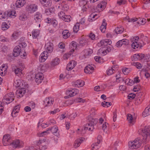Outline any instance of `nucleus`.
Instances as JSON below:
<instances>
[{
	"label": "nucleus",
	"instance_id": "nucleus-39",
	"mask_svg": "<svg viewBox=\"0 0 150 150\" xmlns=\"http://www.w3.org/2000/svg\"><path fill=\"white\" fill-rule=\"evenodd\" d=\"M9 28V26L5 22L2 23L1 25V29L3 30H7Z\"/></svg>",
	"mask_w": 150,
	"mask_h": 150
},
{
	"label": "nucleus",
	"instance_id": "nucleus-1",
	"mask_svg": "<svg viewBox=\"0 0 150 150\" xmlns=\"http://www.w3.org/2000/svg\"><path fill=\"white\" fill-rule=\"evenodd\" d=\"M142 143L141 139L137 138L134 141L129 142L128 146L131 149H137L140 147Z\"/></svg>",
	"mask_w": 150,
	"mask_h": 150
},
{
	"label": "nucleus",
	"instance_id": "nucleus-25",
	"mask_svg": "<svg viewBox=\"0 0 150 150\" xmlns=\"http://www.w3.org/2000/svg\"><path fill=\"white\" fill-rule=\"evenodd\" d=\"M150 114V107H147L145 109L142 114L143 117H145Z\"/></svg>",
	"mask_w": 150,
	"mask_h": 150
},
{
	"label": "nucleus",
	"instance_id": "nucleus-55",
	"mask_svg": "<svg viewBox=\"0 0 150 150\" xmlns=\"http://www.w3.org/2000/svg\"><path fill=\"white\" fill-rule=\"evenodd\" d=\"M133 65L135 66L137 69H140L142 67L141 64L139 62H134Z\"/></svg>",
	"mask_w": 150,
	"mask_h": 150
},
{
	"label": "nucleus",
	"instance_id": "nucleus-4",
	"mask_svg": "<svg viewBox=\"0 0 150 150\" xmlns=\"http://www.w3.org/2000/svg\"><path fill=\"white\" fill-rule=\"evenodd\" d=\"M21 66L19 68L15 65H13L12 67L13 71H14L16 74L18 76L21 73L22 70L25 67L24 64L22 63L21 64Z\"/></svg>",
	"mask_w": 150,
	"mask_h": 150
},
{
	"label": "nucleus",
	"instance_id": "nucleus-10",
	"mask_svg": "<svg viewBox=\"0 0 150 150\" xmlns=\"http://www.w3.org/2000/svg\"><path fill=\"white\" fill-rule=\"evenodd\" d=\"M43 78V74L41 72H39L35 76V81L36 82L38 83H41Z\"/></svg>",
	"mask_w": 150,
	"mask_h": 150
},
{
	"label": "nucleus",
	"instance_id": "nucleus-64",
	"mask_svg": "<svg viewBox=\"0 0 150 150\" xmlns=\"http://www.w3.org/2000/svg\"><path fill=\"white\" fill-rule=\"evenodd\" d=\"M15 83L16 84V86H20L21 83L20 80H18L15 81Z\"/></svg>",
	"mask_w": 150,
	"mask_h": 150
},
{
	"label": "nucleus",
	"instance_id": "nucleus-54",
	"mask_svg": "<svg viewBox=\"0 0 150 150\" xmlns=\"http://www.w3.org/2000/svg\"><path fill=\"white\" fill-rule=\"evenodd\" d=\"M122 45H123L122 40L118 41L116 44V46L118 47H120Z\"/></svg>",
	"mask_w": 150,
	"mask_h": 150
},
{
	"label": "nucleus",
	"instance_id": "nucleus-50",
	"mask_svg": "<svg viewBox=\"0 0 150 150\" xmlns=\"http://www.w3.org/2000/svg\"><path fill=\"white\" fill-rule=\"evenodd\" d=\"M147 64L146 66H145L144 67V69L143 68L142 69V71H150V64Z\"/></svg>",
	"mask_w": 150,
	"mask_h": 150
},
{
	"label": "nucleus",
	"instance_id": "nucleus-14",
	"mask_svg": "<svg viewBox=\"0 0 150 150\" xmlns=\"http://www.w3.org/2000/svg\"><path fill=\"white\" fill-rule=\"evenodd\" d=\"M144 57V54H136L134 55L132 59V61H136L137 60H140L143 59Z\"/></svg>",
	"mask_w": 150,
	"mask_h": 150
},
{
	"label": "nucleus",
	"instance_id": "nucleus-30",
	"mask_svg": "<svg viewBox=\"0 0 150 150\" xmlns=\"http://www.w3.org/2000/svg\"><path fill=\"white\" fill-rule=\"evenodd\" d=\"M40 31L38 29H34L32 32V36L33 38H36L39 35Z\"/></svg>",
	"mask_w": 150,
	"mask_h": 150
},
{
	"label": "nucleus",
	"instance_id": "nucleus-60",
	"mask_svg": "<svg viewBox=\"0 0 150 150\" xmlns=\"http://www.w3.org/2000/svg\"><path fill=\"white\" fill-rule=\"evenodd\" d=\"M94 59L97 62H98L99 63L101 62V59L99 56H96L94 57Z\"/></svg>",
	"mask_w": 150,
	"mask_h": 150
},
{
	"label": "nucleus",
	"instance_id": "nucleus-29",
	"mask_svg": "<svg viewBox=\"0 0 150 150\" xmlns=\"http://www.w3.org/2000/svg\"><path fill=\"white\" fill-rule=\"evenodd\" d=\"M62 35L63 38L67 39L70 35V34L68 30H65L63 31Z\"/></svg>",
	"mask_w": 150,
	"mask_h": 150
},
{
	"label": "nucleus",
	"instance_id": "nucleus-51",
	"mask_svg": "<svg viewBox=\"0 0 150 150\" xmlns=\"http://www.w3.org/2000/svg\"><path fill=\"white\" fill-rule=\"evenodd\" d=\"M91 147L92 150H97L99 147L98 145L96 144H92L91 145Z\"/></svg>",
	"mask_w": 150,
	"mask_h": 150
},
{
	"label": "nucleus",
	"instance_id": "nucleus-13",
	"mask_svg": "<svg viewBox=\"0 0 150 150\" xmlns=\"http://www.w3.org/2000/svg\"><path fill=\"white\" fill-rule=\"evenodd\" d=\"M21 51V47L20 45H17L15 47L13 50V55L14 57L18 56Z\"/></svg>",
	"mask_w": 150,
	"mask_h": 150
},
{
	"label": "nucleus",
	"instance_id": "nucleus-17",
	"mask_svg": "<svg viewBox=\"0 0 150 150\" xmlns=\"http://www.w3.org/2000/svg\"><path fill=\"white\" fill-rule=\"evenodd\" d=\"M77 62L74 60H71L67 64V69L68 70H70L72 69L75 66Z\"/></svg>",
	"mask_w": 150,
	"mask_h": 150
},
{
	"label": "nucleus",
	"instance_id": "nucleus-15",
	"mask_svg": "<svg viewBox=\"0 0 150 150\" xmlns=\"http://www.w3.org/2000/svg\"><path fill=\"white\" fill-rule=\"evenodd\" d=\"M85 140V138L83 137H80L75 140L74 144V147L76 148L79 146L81 143L83 142Z\"/></svg>",
	"mask_w": 150,
	"mask_h": 150
},
{
	"label": "nucleus",
	"instance_id": "nucleus-11",
	"mask_svg": "<svg viewBox=\"0 0 150 150\" xmlns=\"http://www.w3.org/2000/svg\"><path fill=\"white\" fill-rule=\"evenodd\" d=\"M79 92L78 90L76 88H71L67 90L66 93L69 94V96L71 97L75 96Z\"/></svg>",
	"mask_w": 150,
	"mask_h": 150
},
{
	"label": "nucleus",
	"instance_id": "nucleus-19",
	"mask_svg": "<svg viewBox=\"0 0 150 150\" xmlns=\"http://www.w3.org/2000/svg\"><path fill=\"white\" fill-rule=\"evenodd\" d=\"M53 102L54 100L51 98H47L44 101V102L46 106L52 105L53 104Z\"/></svg>",
	"mask_w": 150,
	"mask_h": 150
},
{
	"label": "nucleus",
	"instance_id": "nucleus-40",
	"mask_svg": "<svg viewBox=\"0 0 150 150\" xmlns=\"http://www.w3.org/2000/svg\"><path fill=\"white\" fill-rule=\"evenodd\" d=\"M79 23H77L75 25H74L73 28V31L74 33H76L79 30Z\"/></svg>",
	"mask_w": 150,
	"mask_h": 150
},
{
	"label": "nucleus",
	"instance_id": "nucleus-57",
	"mask_svg": "<svg viewBox=\"0 0 150 150\" xmlns=\"http://www.w3.org/2000/svg\"><path fill=\"white\" fill-rule=\"evenodd\" d=\"M141 89L140 87L139 86H135L133 89L134 92L138 91Z\"/></svg>",
	"mask_w": 150,
	"mask_h": 150
},
{
	"label": "nucleus",
	"instance_id": "nucleus-5",
	"mask_svg": "<svg viewBox=\"0 0 150 150\" xmlns=\"http://www.w3.org/2000/svg\"><path fill=\"white\" fill-rule=\"evenodd\" d=\"M94 125L87 124L85 126L81 129V134H82L85 133L86 130L88 129L90 131H92L94 129Z\"/></svg>",
	"mask_w": 150,
	"mask_h": 150
},
{
	"label": "nucleus",
	"instance_id": "nucleus-3",
	"mask_svg": "<svg viewBox=\"0 0 150 150\" xmlns=\"http://www.w3.org/2000/svg\"><path fill=\"white\" fill-rule=\"evenodd\" d=\"M14 95L12 92H10L6 95L3 99V101L7 104H9L12 102L14 100Z\"/></svg>",
	"mask_w": 150,
	"mask_h": 150
},
{
	"label": "nucleus",
	"instance_id": "nucleus-28",
	"mask_svg": "<svg viewBox=\"0 0 150 150\" xmlns=\"http://www.w3.org/2000/svg\"><path fill=\"white\" fill-rule=\"evenodd\" d=\"M117 34L122 33L124 31V28L121 26L117 27L114 30Z\"/></svg>",
	"mask_w": 150,
	"mask_h": 150
},
{
	"label": "nucleus",
	"instance_id": "nucleus-26",
	"mask_svg": "<svg viewBox=\"0 0 150 150\" xmlns=\"http://www.w3.org/2000/svg\"><path fill=\"white\" fill-rule=\"evenodd\" d=\"M52 4L51 0H46L42 5L44 7H49L51 6Z\"/></svg>",
	"mask_w": 150,
	"mask_h": 150
},
{
	"label": "nucleus",
	"instance_id": "nucleus-37",
	"mask_svg": "<svg viewBox=\"0 0 150 150\" xmlns=\"http://www.w3.org/2000/svg\"><path fill=\"white\" fill-rule=\"evenodd\" d=\"M27 18V16L23 13L20 14L19 18V20L22 21H25Z\"/></svg>",
	"mask_w": 150,
	"mask_h": 150
},
{
	"label": "nucleus",
	"instance_id": "nucleus-2",
	"mask_svg": "<svg viewBox=\"0 0 150 150\" xmlns=\"http://www.w3.org/2000/svg\"><path fill=\"white\" fill-rule=\"evenodd\" d=\"M143 141L144 143L146 142L150 139V126H146L142 130Z\"/></svg>",
	"mask_w": 150,
	"mask_h": 150
},
{
	"label": "nucleus",
	"instance_id": "nucleus-38",
	"mask_svg": "<svg viewBox=\"0 0 150 150\" xmlns=\"http://www.w3.org/2000/svg\"><path fill=\"white\" fill-rule=\"evenodd\" d=\"M139 94H140L141 95H142L141 92H139V93H137L136 94L131 93L129 94V95L128 96V97L129 99H132L135 97V96L136 95L138 96Z\"/></svg>",
	"mask_w": 150,
	"mask_h": 150
},
{
	"label": "nucleus",
	"instance_id": "nucleus-41",
	"mask_svg": "<svg viewBox=\"0 0 150 150\" xmlns=\"http://www.w3.org/2000/svg\"><path fill=\"white\" fill-rule=\"evenodd\" d=\"M114 69L113 67H110L107 70L106 73L107 75H110L114 73Z\"/></svg>",
	"mask_w": 150,
	"mask_h": 150
},
{
	"label": "nucleus",
	"instance_id": "nucleus-20",
	"mask_svg": "<svg viewBox=\"0 0 150 150\" xmlns=\"http://www.w3.org/2000/svg\"><path fill=\"white\" fill-rule=\"evenodd\" d=\"M25 3V0H18L16 3V6L17 8H21L23 6Z\"/></svg>",
	"mask_w": 150,
	"mask_h": 150
},
{
	"label": "nucleus",
	"instance_id": "nucleus-48",
	"mask_svg": "<svg viewBox=\"0 0 150 150\" xmlns=\"http://www.w3.org/2000/svg\"><path fill=\"white\" fill-rule=\"evenodd\" d=\"M106 45V40H101L99 43H98V46L99 47L101 46H105Z\"/></svg>",
	"mask_w": 150,
	"mask_h": 150
},
{
	"label": "nucleus",
	"instance_id": "nucleus-52",
	"mask_svg": "<svg viewBox=\"0 0 150 150\" xmlns=\"http://www.w3.org/2000/svg\"><path fill=\"white\" fill-rule=\"evenodd\" d=\"M19 35V33L18 32H14L12 35V36L14 39H17Z\"/></svg>",
	"mask_w": 150,
	"mask_h": 150
},
{
	"label": "nucleus",
	"instance_id": "nucleus-18",
	"mask_svg": "<svg viewBox=\"0 0 150 150\" xmlns=\"http://www.w3.org/2000/svg\"><path fill=\"white\" fill-rule=\"evenodd\" d=\"M45 47L47 51V52L49 53L52 52L53 49V44L50 42H49L46 44L45 45Z\"/></svg>",
	"mask_w": 150,
	"mask_h": 150
},
{
	"label": "nucleus",
	"instance_id": "nucleus-16",
	"mask_svg": "<svg viewBox=\"0 0 150 150\" xmlns=\"http://www.w3.org/2000/svg\"><path fill=\"white\" fill-rule=\"evenodd\" d=\"M47 52L44 51L41 53L40 56V61L41 62H44L47 59L48 56Z\"/></svg>",
	"mask_w": 150,
	"mask_h": 150
},
{
	"label": "nucleus",
	"instance_id": "nucleus-47",
	"mask_svg": "<svg viewBox=\"0 0 150 150\" xmlns=\"http://www.w3.org/2000/svg\"><path fill=\"white\" fill-rule=\"evenodd\" d=\"M144 60L146 62L150 61V54H148L144 55Z\"/></svg>",
	"mask_w": 150,
	"mask_h": 150
},
{
	"label": "nucleus",
	"instance_id": "nucleus-58",
	"mask_svg": "<svg viewBox=\"0 0 150 150\" xmlns=\"http://www.w3.org/2000/svg\"><path fill=\"white\" fill-rule=\"evenodd\" d=\"M100 8L101 9V10L105 8V6H103L101 3H100L98 4L97 6V8L98 9V10H99L98 8Z\"/></svg>",
	"mask_w": 150,
	"mask_h": 150
},
{
	"label": "nucleus",
	"instance_id": "nucleus-56",
	"mask_svg": "<svg viewBox=\"0 0 150 150\" xmlns=\"http://www.w3.org/2000/svg\"><path fill=\"white\" fill-rule=\"evenodd\" d=\"M123 45H128L129 40L127 39H123L122 40Z\"/></svg>",
	"mask_w": 150,
	"mask_h": 150
},
{
	"label": "nucleus",
	"instance_id": "nucleus-43",
	"mask_svg": "<svg viewBox=\"0 0 150 150\" xmlns=\"http://www.w3.org/2000/svg\"><path fill=\"white\" fill-rule=\"evenodd\" d=\"M108 125V123L105 122L103 125L102 128L104 132H105L107 133L108 130V128H107Z\"/></svg>",
	"mask_w": 150,
	"mask_h": 150
},
{
	"label": "nucleus",
	"instance_id": "nucleus-53",
	"mask_svg": "<svg viewBox=\"0 0 150 150\" xmlns=\"http://www.w3.org/2000/svg\"><path fill=\"white\" fill-rule=\"evenodd\" d=\"M102 106L104 107L105 106H107V107H108L109 105H111V103L110 102H105V101H104V102L102 103Z\"/></svg>",
	"mask_w": 150,
	"mask_h": 150
},
{
	"label": "nucleus",
	"instance_id": "nucleus-8",
	"mask_svg": "<svg viewBox=\"0 0 150 150\" xmlns=\"http://www.w3.org/2000/svg\"><path fill=\"white\" fill-rule=\"evenodd\" d=\"M48 131V133L51 131L55 136L58 137L59 135V132H57L58 130V127L56 126H53L51 128H49L47 129Z\"/></svg>",
	"mask_w": 150,
	"mask_h": 150
},
{
	"label": "nucleus",
	"instance_id": "nucleus-27",
	"mask_svg": "<svg viewBox=\"0 0 150 150\" xmlns=\"http://www.w3.org/2000/svg\"><path fill=\"white\" fill-rule=\"evenodd\" d=\"M131 47L135 49L139 47L140 48L142 47V45L138 43L136 41H134V42L132 43Z\"/></svg>",
	"mask_w": 150,
	"mask_h": 150
},
{
	"label": "nucleus",
	"instance_id": "nucleus-24",
	"mask_svg": "<svg viewBox=\"0 0 150 150\" xmlns=\"http://www.w3.org/2000/svg\"><path fill=\"white\" fill-rule=\"evenodd\" d=\"M107 23L105 19H103V21L102 24L100 28V30L103 33H104L106 29Z\"/></svg>",
	"mask_w": 150,
	"mask_h": 150
},
{
	"label": "nucleus",
	"instance_id": "nucleus-33",
	"mask_svg": "<svg viewBox=\"0 0 150 150\" xmlns=\"http://www.w3.org/2000/svg\"><path fill=\"white\" fill-rule=\"evenodd\" d=\"M98 52L99 54H101L102 53L103 56L105 55L108 53L104 47H102L99 49Z\"/></svg>",
	"mask_w": 150,
	"mask_h": 150
},
{
	"label": "nucleus",
	"instance_id": "nucleus-63",
	"mask_svg": "<svg viewBox=\"0 0 150 150\" xmlns=\"http://www.w3.org/2000/svg\"><path fill=\"white\" fill-rule=\"evenodd\" d=\"M59 110L58 108L54 110L53 111H52L50 112V113L51 114H52L53 115H54L57 112H59Z\"/></svg>",
	"mask_w": 150,
	"mask_h": 150
},
{
	"label": "nucleus",
	"instance_id": "nucleus-31",
	"mask_svg": "<svg viewBox=\"0 0 150 150\" xmlns=\"http://www.w3.org/2000/svg\"><path fill=\"white\" fill-rule=\"evenodd\" d=\"M59 62V60L58 58H55L52 60L51 62L52 66L54 67L58 64Z\"/></svg>",
	"mask_w": 150,
	"mask_h": 150
},
{
	"label": "nucleus",
	"instance_id": "nucleus-42",
	"mask_svg": "<svg viewBox=\"0 0 150 150\" xmlns=\"http://www.w3.org/2000/svg\"><path fill=\"white\" fill-rule=\"evenodd\" d=\"M71 18V17L70 16L64 15L62 19L65 22H69L70 21Z\"/></svg>",
	"mask_w": 150,
	"mask_h": 150
},
{
	"label": "nucleus",
	"instance_id": "nucleus-12",
	"mask_svg": "<svg viewBox=\"0 0 150 150\" xmlns=\"http://www.w3.org/2000/svg\"><path fill=\"white\" fill-rule=\"evenodd\" d=\"M10 145L15 148L23 146L22 142H20V140H18L13 141L11 143Z\"/></svg>",
	"mask_w": 150,
	"mask_h": 150
},
{
	"label": "nucleus",
	"instance_id": "nucleus-35",
	"mask_svg": "<svg viewBox=\"0 0 150 150\" xmlns=\"http://www.w3.org/2000/svg\"><path fill=\"white\" fill-rule=\"evenodd\" d=\"M8 13L7 14L8 16L11 18H14L15 17L16 11L14 10L10 11H7Z\"/></svg>",
	"mask_w": 150,
	"mask_h": 150
},
{
	"label": "nucleus",
	"instance_id": "nucleus-21",
	"mask_svg": "<svg viewBox=\"0 0 150 150\" xmlns=\"http://www.w3.org/2000/svg\"><path fill=\"white\" fill-rule=\"evenodd\" d=\"M42 18V15L40 13L37 12L34 16V19L36 22H40Z\"/></svg>",
	"mask_w": 150,
	"mask_h": 150
},
{
	"label": "nucleus",
	"instance_id": "nucleus-34",
	"mask_svg": "<svg viewBox=\"0 0 150 150\" xmlns=\"http://www.w3.org/2000/svg\"><path fill=\"white\" fill-rule=\"evenodd\" d=\"M7 11H5L3 14L2 13H0V19L3 20L5 21L7 18L8 15Z\"/></svg>",
	"mask_w": 150,
	"mask_h": 150
},
{
	"label": "nucleus",
	"instance_id": "nucleus-44",
	"mask_svg": "<svg viewBox=\"0 0 150 150\" xmlns=\"http://www.w3.org/2000/svg\"><path fill=\"white\" fill-rule=\"evenodd\" d=\"M125 83L127 85L131 86L133 85L134 83L133 81L131 79H127L126 80Z\"/></svg>",
	"mask_w": 150,
	"mask_h": 150
},
{
	"label": "nucleus",
	"instance_id": "nucleus-49",
	"mask_svg": "<svg viewBox=\"0 0 150 150\" xmlns=\"http://www.w3.org/2000/svg\"><path fill=\"white\" fill-rule=\"evenodd\" d=\"M146 19L144 18L140 19L137 22V23L138 24H140L141 25H144L146 23Z\"/></svg>",
	"mask_w": 150,
	"mask_h": 150
},
{
	"label": "nucleus",
	"instance_id": "nucleus-7",
	"mask_svg": "<svg viewBox=\"0 0 150 150\" xmlns=\"http://www.w3.org/2000/svg\"><path fill=\"white\" fill-rule=\"evenodd\" d=\"M11 141V138L9 134H6L3 136V143L4 146H6L10 145Z\"/></svg>",
	"mask_w": 150,
	"mask_h": 150
},
{
	"label": "nucleus",
	"instance_id": "nucleus-9",
	"mask_svg": "<svg viewBox=\"0 0 150 150\" xmlns=\"http://www.w3.org/2000/svg\"><path fill=\"white\" fill-rule=\"evenodd\" d=\"M25 92V89L24 88H21L16 91V95L18 98H21L24 95Z\"/></svg>",
	"mask_w": 150,
	"mask_h": 150
},
{
	"label": "nucleus",
	"instance_id": "nucleus-36",
	"mask_svg": "<svg viewBox=\"0 0 150 150\" xmlns=\"http://www.w3.org/2000/svg\"><path fill=\"white\" fill-rule=\"evenodd\" d=\"M89 123L90 124L95 125L98 122L96 119H94L91 117H89L88 119Z\"/></svg>",
	"mask_w": 150,
	"mask_h": 150
},
{
	"label": "nucleus",
	"instance_id": "nucleus-61",
	"mask_svg": "<svg viewBox=\"0 0 150 150\" xmlns=\"http://www.w3.org/2000/svg\"><path fill=\"white\" fill-rule=\"evenodd\" d=\"M126 1L125 0H120L118 1L117 2V4L119 5H121V4H126Z\"/></svg>",
	"mask_w": 150,
	"mask_h": 150
},
{
	"label": "nucleus",
	"instance_id": "nucleus-22",
	"mask_svg": "<svg viewBox=\"0 0 150 150\" xmlns=\"http://www.w3.org/2000/svg\"><path fill=\"white\" fill-rule=\"evenodd\" d=\"M84 82L81 80H79L75 82L74 85L76 86L77 87H81L83 86L84 85Z\"/></svg>",
	"mask_w": 150,
	"mask_h": 150
},
{
	"label": "nucleus",
	"instance_id": "nucleus-45",
	"mask_svg": "<svg viewBox=\"0 0 150 150\" xmlns=\"http://www.w3.org/2000/svg\"><path fill=\"white\" fill-rule=\"evenodd\" d=\"M87 41L85 39L81 40L79 42L80 45L81 46H84L87 44Z\"/></svg>",
	"mask_w": 150,
	"mask_h": 150
},
{
	"label": "nucleus",
	"instance_id": "nucleus-62",
	"mask_svg": "<svg viewBox=\"0 0 150 150\" xmlns=\"http://www.w3.org/2000/svg\"><path fill=\"white\" fill-rule=\"evenodd\" d=\"M76 101L78 102L83 103L85 101V100L82 99L81 98H78L76 99Z\"/></svg>",
	"mask_w": 150,
	"mask_h": 150
},
{
	"label": "nucleus",
	"instance_id": "nucleus-46",
	"mask_svg": "<svg viewBox=\"0 0 150 150\" xmlns=\"http://www.w3.org/2000/svg\"><path fill=\"white\" fill-rule=\"evenodd\" d=\"M127 118L129 122L130 123H132L133 117L130 114H128L127 115Z\"/></svg>",
	"mask_w": 150,
	"mask_h": 150
},
{
	"label": "nucleus",
	"instance_id": "nucleus-6",
	"mask_svg": "<svg viewBox=\"0 0 150 150\" xmlns=\"http://www.w3.org/2000/svg\"><path fill=\"white\" fill-rule=\"evenodd\" d=\"M26 8V10L30 13H33L36 11L38 9V6L35 4H32L27 5Z\"/></svg>",
	"mask_w": 150,
	"mask_h": 150
},
{
	"label": "nucleus",
	"instance_id": "nucleus-23",
	"mask_svg": "<svg viewBox=\"0 0 150 150\" xmlns=\"http://www.w3.org/2000/svg\"><path fill=\"white\" fill-rule=\"evenodd\" d=\"M93 69L94 68L91 66V65H89L85 67L84 69V71L86 73L91 74Z\"/></svg>",
	"mask_w": 150,
	"mask_h": 150
},
{
	"label": "nucleus",
	"instance_id": "nucleus-32",
	"mask_svg": "<svg viewBox=\"0 0 150 150\" xmlns=\"http://www.w3.org/2000/svg\"><path fill=\"white\" fill-rule=\"evenodd\" d=\"M74 50L73 49H71L69 52L65 54L63 56V59H67L71 55V54H72V53L74 52Z\"/></svg>",
	"mask_w": 150,
	"mask_h": 150
},
{
	"label": "nucleus",
	"instance_id": "nucleus-59",
	"mask_svg": "<svg viewBox=\"0 0 150 150\" xmlns=\"http://www.w3.org/2000/svg\"><path fill=\"white\" fill-rule=\"evenodd\" d=\"M7 66H3L2 67L0 68V70L4 71V74H5L6 72V70L7 69Z\"/></svg>",
	"mask_w": 150,
	"mask_h": 150
}]
</instances>
